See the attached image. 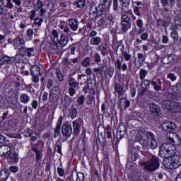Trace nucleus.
I'll return each mask as SVG.
<instances>
[{
  "label": "nucleus",
  "mask_w": 181,
  "mask_h": 181,
  "mask_svg": "<svg viewBox=\"0 0 181 181\" xmlns=\"http://www.w3.org/2000/svg\"><path fill=\"white\" fill-rule=\"evenodd\" d=\"M6 158H8L13 164L18 163V162H19V155L15 151L11 152V150L10 153L7 155Z\"/></svg>",
  "instance_id": "nucleus-18"
},
{
  "label": "nucleus",
  "mask_w": 181,
  "mask_h": 181,
  "mask_svg": "<svg viewBox=\"0 0 181 181\" xmlns=\"http://www.w3.org/2000/svg\"><path fill=\"white\" fill-rule=\"evenodd\" d=\"M173 111L175 112H180L181 114V105L180 103L174 102Z\"/></svg>",
  "instance_id": "nucleus-47"
},
{
  "label": "nucleus",
  "mask_w": 181,
  "mask_h": 181,
  "mask_svg": "<svg viewBox=\"0 0 181 181\" xmlns=\"http://www.w3.org/2000/svg\"><path fill=\"white\" fill-rule=\"evenodd\" d=\"M26 41L23 39V35L20 34L18 35L14 40H13V46L14 47H21V46H25Z\"/></svg>",
  "instance_id": "nucleus-17"
},
{
  "label": "nucleus",
  "mask_w": 181,
  "mask_h": 181,
  "mask_svg": "<svg viewBox=\"0 0 181 181\" xmlns=\"http://www.w3.org/2000/svg\"><path fill=\"white\" fill-rule=\"evenodd\" d=\"M145 136L148 141H153V139H156L155 134L151 132H146Z\"/></svg>",
  "instance_id": "nucleus-43"
},
{
  "label": "nucleus",
  "mask_w": 181,
  "mask_h": 181,
  "mask_svg": "<svg viewBox=\"0 0 181 181\" xmlns=\"http://www.w3.org/2000/svg\"><path fill=\"white\" fill-rule=\"evenodd\" d=\"M32 175H33L32 170L28 169L27 170H25V176L26 179H30V177H32Z\"/></svg>",
  "instance_id": "nucleus-59"
},
{
  "label": "nucleus",
  "mask_w": 181,
  "mask_h": 181,
  "mask_svg": "<svg viewBox=\"0 0 181 181\" xmlns=\"http://www.w3.org/2000/svg\"><path fill=\"white\" fill-rule=\"evenodd\" d=\"M18 125V120L16 119H11L8 122V126L11 127V128H15Z\"/></svg>",
  "instance_id": "nucleus-55"
},
{
  "label": "nucleus",
  "mask_w": 181,
  "mask_h": 181,
  "mask_svg": "<svg viewBox=\"0 0 181 181\" xmlns=\"http://www.w3.org/2000/svg\"><path fill=\"white\" fill-rule=\"evenodd\" d=\"M162 129L168 132H173L176 129V124L172 121L164 122L162 124Z\"/></svg>",
  "instance_id": "nucleus-12"
},
{
  "label": "nucleus",
  "mask_w": 181,
  "mask_h": 181,
  "mask_svg": "<svg viewBox=\"0 0 181 181\" xmlns=\"http://www.w3.org/2000/svg\"><path fill=\"white\" fill-rule=\"evenodd\" d=\"M69 86L70 87L68 90L69 94L73 97L76 94V89L78 87V82L72 76H69Z\"/></svg>",
  "instance_id": "nucleus-8"
},
{
  "label": "nucleus",
  "mask_w": 181,
  "mask_h": 181,
  "mask_svg": "<svg viewBox=\"0 0 181 181\" xmlns=\"http://www.w3.org/2000/svg\"><path fill=\"white\" fill-rule=\"evenodd\" d=\"M123 57H124V60L126 62H129V60H131V57H132V56H131V54L129 52H123Z\"/></svg>",
  "instance_id": "nucleus-54"
},
{
  "label": "nucleus",
  "mask_w": 181,
  "mask_h": 181,
  "mask_svg": "<svg viewBox=\"0 0 181 181\" xmlns=\"http://www.w3.org/2000/svg\"><path fill=\"white\" fill-rule=\"evenodd\" d=\"M165 96L168 100H164L162 101V107L164 108V110H167L168 111H173V109L175 108L173 107L175 101L170 100H173V94L170 93V92H166Z\"/></svg>",
  "instance_id": "nucleus-3"
},
{
  "label": "nucleus",
  "mask_w": 181,
  "mask_h": 181,
  "mask_svg": "<svg viewBox=\"0 0 181 181\" xmlns=\"http://www.w3.org/2000/svg\"><path fill=\"white\" fill-rule=\"evenodd\" d=\"M45 143L42 140H38L35 144H31V149H39V148H43Z\"/></svg>",
  "instance_id": "nucleus-33"
},
{
  "label": "nucleus",
  "mask_w": 181,
  "mask_h": 181,
  "mask_svg": "<svg viewBox=\"0 0 181 181\" xmlns=\"http://www.w3.org/2000/svg\"><path fill=\"white\" fill-rule=\"evenodd\" d=\"M60 94H62V89L59 86H53L49 91V100L51 103H57L60 98Z\"/></svg>",
  "instance_id": "nucleus-5"
},
{
  "label": "nucleus",
  "mask_w": 181,
  "mask_h": 181,
  "mask_svg": "<svg viewBox=\"0 0 181 181\" xmlns=\"http://www.w3.org/2000/svg\"><path fill=\"white\" fill-rule=\"evenodd\" d=\"M85 84H87L92 90H94V87H95V76H94V80L91 78H88L85 81Z\"/></svg>",
  "instance_id": "nucleus-35"
},
{
  "label": "nucleus",
  "mask_w": 181,
  "mask_h": 181,
  "mask_svg": "<svg viewBox=\"0 0 181 181\" xmlns=\"http://www.w3.org/2000/svg\"><path fill=\"white\" fill-rule=\"evenodd\" d=\"M20 100L21 103H23L24 104H28V103L30 101V98H29L27 94L23 93L21 95Z\"/></svg>",
  "instance_id": "nucleus-42"
},
{
  "label": "nucleus",
  "mask_w": 181,
  "mask_h": 181,
  "mask_svg": "<svg viewBox=\"0 0 181 181\" xmlns=\"http://www.w3.org/2000/svg\"><path fill=\"white\" fill-rule=\"evenodd\" d=\"M77 179L79 180V181H84L86 179V176L83 173H77Z\"/></svg>",
  "instance_id": "nucleus-61"
},
{
  "label": "nucleus",
  "mask_w": 181,
  "mask_h": 181,
  "mask_svg": "<svg viewBox=\"0 0 181 181\" xmlns=\"http://www.w3.org/2000/svg\"><path fill=\"white\" fill-rule=\"evenodd\" d=\"M173 57H175L173 54L167 55L163 58L162 63H163V64H169L174 61Z\"/></svg>",
  "instance_id": "nucleus-27"
},
{
  "label": "nucleus",
  "mask_w": 181,
  "mask_h": 181,
  "mask_svg": "<svg viewBox=\"0 0 181 181\" xmlns=\"http://www.w3.org/2000/svg\"><path fill=\"white\" fill-rule=\"evenodd\" d=\"M59 43L61 44L62 47H64L65 46H67V43H69V37L62 35L60 37V40L59 41Z\"/></svg>",
  "instance_id": "nucleus-31"
},
{
  "label": "nucleus",
  "mask_w": 181,
  "mask_h": 181,
  "mask_svg": "<svg viewBox=\"0 0 181 181\" xmlns=\"http://www.w3.org/2000/svg\"><path fill=\"white\" fill-rule=\"evenodd\" d=\"M151 84H152V80L144 79L141 82V87H143V86H144V87H149V86H151Z\"/></svg>",
  "instance_id": "nucleus-53"
},
{
  "label": "nucleus",
  "mask_w": 181,
  "mask_h": 181,
  "mask_svg": "<svg viewBox=\"0 0 181 181\" xmlns=\"http://www.w3.org/2000/svg\"><path fill=\"white\" fill-rule=\"evenodd\" d=\"M10 151H12L11 146L6 145L0 146V156H5L6 158L9 155Z\"/></svg>",
  "instance_id": "nucleus-21"
},
{
  "label": "nucleus",
  "mask_w": 181,
  "mask_h": 181,
  "mask_svg": "<svg viewBox=\"0 0 181 181\" xmlns=\"http://www.w3.org/2000/svg\"><path fill=\"white\" fill-rule=\"evenodd\" d=\"M163 84V81L162 80V78H156V76H154L151 79V86L154 91H162Z\"/></svg>",
  "instance_id": "nucleus-9"
},
{
  "label": "nucleus",
  "mask_w": 181,
  "mask_h": 181,
  "mask_svg": "<svg viewBox=\"0 0 181 181\" xmlns=\"http://www.w3.org/2000/svg\"><path fill=\"white\" fill-rule=\"evenodd\" d=\"M62 128V126H58L57 125L55 129H54V137L57 138L60 135V129Z\"/></svg>",
  "instance_id": "nucleus-56"
},
{
  "label": "nucleus",
  "mask_w": 181,
  "mask_h": 181,
  "mask_svg": "<svg viewBox=\"0 0 181 181\" xmlns=\"http://www.w3.org/2000/svg\"><path fill=\"white\" fill-rule=\"evenodd\" d=\"M168 78H170V80H171V81H176V78H177V77L176 76V75L173 73H170L167 75Z\"/></svg>",
  "instance_id": "nucleus-60"
},
{
  "label": "nucleus",
  "mask_w": 181,
  "mask_h": 181,
  "mask_svg": "<svg viewBox=\"0 0 181 181\" xmlns=\"http://www.w3.org/2000/svg\"><path fill=\"white\" fill-rule=\"evenodd\" d=\"M24 135L26 138H30V136H32V135H33V130L27 128L25 131H24Z\"/></svg>",
  "instance_id": "nucleus-52"
},
{
  "label": "nucleus",
  "mask_w": 181,
  "mask_h": 181,
  "mask_svg": "<svg viewBox=\"0 0 181 181\" xmlns=\"http://www.w3.org/2000/svg\"><path fill=\"white\" fill-rule=\"evenodd\" d=\"M172 90L177 97H181V83H177L175 86H173Z\"/></svg>",
  "instance_id": "nucleus-25"
},
{
  "label": "nucleus",
  "mask_w": 181,
  "mask_h": 181,
  "mask_svg": "<svg viewBox=\"0 0 181 181\" xmlns=\"http://www.w3.org/2000/svg\"><path fill=\"white\" fill-rule=\"evenodd\" d=\"M115 93H117L119 95H122L124 93V87L119 83H116L115 85Z\"/></svg>",
  "instance_id": "nucleus-32"
},
{
  "label": "nucleus",
  "mask_w": 181,
  "mask_h": 181,
  "mask_svg": "<svg viewBox=\"0 0 181 181\" xmlns=\"http://www.w3.org/2000/svg\"><path fill=\"white\" fill-rule=\"evenodd\" d=\"M99 16H103V13L110 14L111 9V1L108 0H103L101 4H98Z\"/></svg>",
  "instance_id": "nucleus-7"
},
{
  "label": "nucleus",
  "mask_w": 181,
  "mask_h": 181,
  "mask_svg": "<svg viewBox=\"0 0 181 181\" xmlns=\"http://www.w3.org/2000/svg\"><path fill=\"white\" fill-rule=\"evenodd\" d=\"M148 145L151 149H156V148H158V141H156V139L150 140V144L148 143Z\"/></svg>",
  "instance_id": "nucleus-49"
},
{
  "label": "nucleus",
  "mask_w": 181,
  "mask_h": 181,
  "mask_svg": "<svg viewBox=\"0 0 181 181\" xmlns=\"http://www.w3.org/2000/svg\"><path fill=\"white\" fill-rule=\"evenodd\" d=\"M129 158H131L132 162H136V160H139L140 156L138 153L134 152L129 154Z\"/></svg>",
  "instance_id": "nucleus-40"
},
{
  "label": "nucleus",
  "mask_w": 181,
  "mask_h": 181,
  "mask_svg": "<svg viewBox=\"0 0 181 181\" xmlns=\"http://www.w3.org/2000/svg\"><path fill=\"white\" fill-rule=\"evenodd\" d=\"M9 177V171L8 170H1L0 171V181L8 180Z\"/></svg>",
  "instance_id": "nucleus-26"
},
{
  "label": "nucleus",
  "mask_w": 181,
  "mask_h": 181,
  "mask_svg": "<svg viewBox=\"0 0 181 181\" xmlns=\"http://www.w3.org/2000/svg\"><path fill=\"white\" fill-rule=\"evenodd\" d=\"M78 8H84L86 6V0H78L75 2Z\"/></svg>",
  "instance_id": "nucleus-51"
},
{
  "label": "nucleus",
  "mask_w": 181,
  "mask_h": 181,
  "mask_svg": "<svg viewBox=\"0 0 181 181\" xmlns=\"http://www.w3.org/2000/svg\"><path fill=\"white\" fill-rule=\"evenodd\" d=\"M73 103V99L71 98L66 97L64 98V108H69L70 106V104Z\"/></svg>",
  "instance_id": "nucleus-46"
},
{
  "label": "nucleus",
  "mask_w": 181,
  "mask_h": 181,
  "mask_svg": "<svg viewBox=\"0 0 181 181\" xmlns=\"http://www.w3.org/2000/svg\"><path fill=\"white\" fill-rule=\"evenodd\" d=\"M175 23L177 26H181V18L179 16H175Z\"/></svg>",
  "instance_id": "nucleus-63"
},
{
  "label": "nucleus",
  "mask_w": 181,
  "mask_h": 181,
  "mask_svg": "<svg viewBox=\"0 0 181 181\" xmlns=\"http://www.w3.org/2000/svg\"><path fill=\"white\" fill-rule=\"evenodd\" d=\"M90 43L93 46H99V45L101 43V37H94L93 38H90Z\"/></svg>",
  "instance_id": "nucleus-34"
},
{
  "label": "nucleus",
  "mask_w": 181,
  "mask_h": 181,
  "mask_svg": "<svg viewBox=\"0 0 181 181\" xmlns=\"http://www.w3.org/2000/svg\"><path fill=\"white\" fill-rule=\"evenodd\" d=\"M85 102H86V97L83 95H81L76 100L77 105H78V107H81L84 105Z\"/></svg>",
  "instance_id": "nucleus-41"
},
{
  "label": "nucleus",
  "mask_w": 181,
  "mask_h": 181,
  "mask_svg": "<svg viewBox=\"0 0 181 181\" xmlns=\"http://www.w3.org/2000/svg\"><path fill=\"white\" fill-rule=\"evenodd\" d=\"M126 134L127 127H125L124 124L120 123L119 124V128L117 129V132L116 135L117 139H122Z\"/></svg>",
  "instance_id": "nucleus-16"
},
{
  "label": "nucleus",
  "mask_w": 181,
  "mask_h": 181,
  "mask_svg": "<svg viewBox=\"0 0 181 181\" xmlns=\"http://www.w3.org/2000/svg\"><path fill=\"white\" fill-rule=\"evenodd\" d=\"M62 134L64 138H70L73 134L71 124H63L62 127Z\"/></svg>",
  "instance_id": "nucleus-13"
},
{
  "label": "nucleus",
  "mask_w": 181,
  "mask_h": 181,
  "mask_svg": "<svg viewBox=\"0 0 181 181\" xmlns=\"http://www.w3.org/2000/svg\"><path fill=\"white\" fill-rule=\"evenodd\" d=\"M122 63H121V60L119 59H117L115 66L116 67V69H117L119 71L121 70L122 69Z\"/></svg>",
  "instance_id": "nucleus-62"
},
{
  "label": "nucleus",
  "mask_w": 181,
  "mask_h": 181,
  "mask_svg": "<svg viewBox=\"0 0 181 181\" xmlns=\"http://www.w3.org/2000/svg\"><path fill=\"white\" fill-rule=\"evenodd\" d=\"M20 54L27 56V57H32L35 54V48H28L25 46H21L18 49Z\"/></svg>",
  "instance_id": "nucleus-10"
},
{
  "label": "nucleus",
  "mask_w": 181,
  "mask_h": 181,
  "mask_svg": "<svg viewBox=\"0 0 181 181\" xmlns=\"http://www.w3.org/2000/svg\"><path fill=\"white\" fill-rule=\"evenodd\" d=\"M122 2V11L127 12L129 9V5H131V0H123Z\"/></svg>",
  "instance_id": "nucleus-30"
},
{
  "label": "nucleus",
  "mask_w": 181,
  "mask_h": 181,
  "mask_svg": "<svg viewBox=\"0 0 181 181\" xmlns=\"http://www.w3.org/2000/svg\"><path fill=\"white\" fill-rule=\"evenodd\" d=\"M98 49L100 52H101V54L103 56H107L110 52H111V49L108 47V45L107 44H101L98 46Z\"/></svg>",
  "instance_id": "nucleus-23"
},
{
  "label": "nucleus",
  "mask_w": 181,
  "mask_h": 181,
  "mask_svg": "<svg viewBox=\"0 0 181 181\" xmlns=\"http://www.w3.org/2000/svg\"><path fill=\"white\" fill-rule=\"evenodd\" d=\"M32 76H42L40 68L37 65L33 66L30 69Z\"/></svg>",
  "instance_id": "nucleus-29"
},
{
  "label": "nucleus",
  "mask_w": 181,
  "mask_h": 181,
  "mask_svg": "<svg viewBox=\"0 0 181 181\" xmlns=\"http://www.w3.org/2000/svg\"><path fill=\"white\" fill-rule=\"evenodd\" d=\"M69 115L71 118V119H74L76 117H77V109L74 107V105H71V107L69 109Z\"/></svg>",
  "instance_id": "nucleus-36"
},
{
  "label": "nucleus",
  "mask_w": 181,
  "mask_h": 181,
  "mask_svg": "<svg viewBox=\"0 0 181 181\" xmlns=\"http://www.w3.org/2000/svg\"><path fill=\"white\" fill-rule=\"evenodd\" d=\"M33 151L35 153L36 160H40V159H42V151L39 149H37V148H33Z\"/></svg>",
  "instance_id": "nucleus-50"
},
{
  "label": "nucleus",
  "mask_w": 181,
  "mask_h": 181,
  "mask_svg": "<svg viewBox=\"0 0 181 181\" xmlns=\"http://www.w3.org/2000/svg\"><path fill=\"white\" fill-rule=\"evenodd\" d=\"M43 8V2L41 0H37V2L34 4V9L35 11H40Z\"/></svg>",
  "instance_id": "nucleus-45"
},
{
  "label": "nucleus",
  "mask_w": 181,
  "mask_h": 181,
  "mask_svg": "<svg viewBox=\"0 0 181 181\" xmlns=\"http://www.w3.org/2000/svg\"><path fill=\"white\" fill-rule=\"evenodd\" d=\"M176 147L173 146L170 142L164 143L161 145L159 150V155L161 158H170L175 155Z\"/></svg>",
  "instance_id": "nucleus-1"
},
{
  "label": "nucleus",
  "mask_w": 181,
  "mask_h": 181,
  "mask_svg": "<svg viewBox=\"0 0 181 181\" xmlns=\"http://www.w3.org/2000/svg\"><path fill=\"white\" fill-rule=\"evenodd\" d=\"M170 25V16L164 15L163 19L160 18L157 21V26H163V28H168Z\"/></svg>",
  "instance_id": "nucleus-15"
},
{
  "label": "nucleus",
  "mask_w": 181,
  "mask_h": 181,
  "mask_svg": "<svg viewBox=\"0 0 181 181\" xmlns=\"http://www.w3.org/2000/svg\"><path fill=\"white\" fill-rule=\"evenodd\" d=\"M138 57V62H134V66L136 69H141L142 67V65L144 64V62H145V55L142 53H139L137 54Z\"/></svg>",
  "instance_id": "nucleus-20"
},
{
  "label": "nucleus",
  "mask_w": 181,
  "mask_h": 181,
  "mask_svg": "<svg viewBox=\"0 0 181 181\" xmlns=\"http://www.w3.org/2000/svg\"><path fill=\"white\" fill-rule=\"evenodd\" d=\"M170 158V168L172 169H177L179 166H181V156L174 154Z\"/></svg>",
  "instance_id": "nucleus-11"
},
{
  "label": "nucleus",
  "mask_w": 181,
  "mask_h": 181,
  "mask_svg": "<svg viewBox=\"0 0 181 181\" xmlns=\"http://www.w3.org/2000/svg\"><path fill=\"white\" fill-rule=\"evenodd\" d=\"M132 26L131 18L127 15H123L121 18V30L124 33H127Z\"/></svg>",
  "instance_id": "nucleus-6"
},
{
  "label": "nucleus",
  "mask_w": 181,
  "mask_h": 181,
  "mask_svg": "<svg viewBox=\"0 0 181 181\" xmlns=\"http://www.w3.org/2000/svg\"><path fill=\"white\" fill-rule=\"evenodd\" d=\"M156 181H165V180H163V174H162V173L157 174V175H156Z\"/></svg>",
  "instance_id": "nucleus-64"
},
{
  "label": "nucleus",
  "mask_w": 181,
  "mask_h": 181,
  "mask_svg": "<svg viewBox=\"0 0 181 181\" xmlns=\"http://www.w3.org/2000/svg\"><path fill=\"white\" fill-rule=\"evenodd\" d=\"M42 23H43V18L37 17L35 18L34 24L37 25L39 26H42Z\"/></svg>",
  "instance_id": "nucleus-58"
},
{
  "label": "nucleus",
  "mask_w": 181,
  "mask_h": 181,
  "mask_svg": "<svg viewBox=\"0 0 181 181\" xmlns=\"http://www.w3.org/2000/svg\"><path fill=\"white\" fill-rule=\"evenodd\" d=\"M15 62H17L18 63H27L28 59H26V57H25V55L21 54V53L18 52V54H16L14 57Z\"/></svg>",
  "instance_id": "nucleus-24"
},
{
  "label": "nucleus",
  "mask_w": 181,
  "mask_h": 181,
  "mask_svg": "<svg viewBox=\"0 0 181 181\" xmlns=\"http://www.w3.org/2000/svg\"><path fill=\"white\" fill-rule=\"evenodd\" d=\"M146 76H148V71L141 69L139 72L140 80H145V77H146Z\"/></svg>",
  "instance_id": "nucleus-48"
},
{
  "label": "nucleus",
  "mask_w": 181,
  "mask_h": 181,
  "mask_svg": "<svg viewBox=\"0 0 181 181\" xmlns=\"http://www.w3.org/2000/svg\"><path fill=\"white\" fill-rule=\"evenodd\" d=\"M80 128H81V120L76 119L73 122L74 135H78L80 134Z\"/></svg>",
  "instance_id": "nucleus-19"
},
{
  "label": "nucleus",
  "mask_w": 181,
  "mask_h": 181,
  "mask_svg": "<svg viewBox=\"0 0 181 181\" xmlns=\"http://www.w3.org/2000/svg\"><path fill=\"white\" fill-rule=\"evenodd\" d=\"M166 142H169L173 146H179L181 145V138L175 132H170L166 134Z\"/></svg>",
  "instance_id": "nucleus-4"
},
{
  "label": "nucleus",
  "mask_w": 181,
  "mask_h": 181,
  "mask_svg": "<svg viewBox=\"0 0 181 181\" xmlns=\"http://www.w3.org/2000/svg\"><path fill=\"white\" fill-rule=\"evenodd\" d=\"M69 25L73 30V32H76L77 29H78V19H74V18H70L68 20Z\"/></svg>",
  "instance_id": "nucleus-22"
},
{
  "label": "nucleus",
  "mask_w": 181,
  "mask_h": 181,
  "mask_svg": "<svg viewBox=\"0 0 181 181\" xmlns=\"http://www.w3.org/2000/svg\"><path fill=\"white\" fill-rule=\"evenodd\" d=\"M90 12H92L94 15L97 13L100 16V8H98V6H97L95 2L90 4Z\"/></svg>",
  "instance_id": "nucleus-28"
},
{
  "label": "nucleus",
  "mask_w": 181,
  "mask_h": 181,
  "mask_svg": "<svg viewBox=\"0 0 181 181\" xmlns=\"http://www.w3.org/2000/svg\"><path fill=\"white\" fill-rule=\"evenodd\" d=\"M55 74L59 81H64V77L63 76V74L62 73V70H60V68H56Z\"/></svg>",
  "instance_id": "nucleus-38"
},
{
  "label": "nucleus",
  "mask_w": 181,
  "mask_h": 181,
  "mask_svg": "<svg viewBox=\"0 0 181 181\" xmlns=\"http://www.w3.org/2000/svg\"><path fill=\"white\" fill-rule=\"evenodd\" d=\"M62 148H63V144L59 141H57L55 151H57V152L58 153H59V155L63 156V152L62 151Z\"/></svg>",
  "instance_id": "nucleus-44"
},
{
  "label": "nucleus",
  "mask_w": 181,
  "mask_h": 181,
  "mask_svg": "<svg viewBox=\"0 0 181 181\" xmlns=\"http://www.w3.org/2000/svg\"><path fill=\"white\" fill-rule=\"evenodd\" d=\"M57 172L59 176H60V177H63V176H64V175L66 173V172L64 171V169H63L60 167L57 168Z\"/></svg>",
  "instance_id": "nucleus-57"
},
{
  "label": "nucleus",
  "mask_w": 181,
  "mask_h": 181,
  "mask_svg": "<svg viewBox=\"0 0 181 181\" xmlns=\"http://www.w3.org/2000/svg\"><path fill=\"white\" fill-rule=\"evenodd\" d=\"M149 112L151 115H153L154 117H159V115L162 114V112L160 111V107L155 103L149 105Z\"/></svg>",
  "instance_id": "nucleus-14"
},
{
  "label": "nucleus",
  "mask_w": 181,
  "mask_h": 181,
  "mask_svg": "<svg viewBox=\"0 0 181 181\" xmlns=\"http://www.w3.org/2000/svg\"><path fill=\"white\" fill-rule=\"evenodd\" d=\"M161 80L163 81V88L164 90H169V88H170V87H172L170 81L166 80V78H165V77H163L161 78Z\"/></svg>",
  "instance_id": "nucleus-37"
},
{
  "label": "nucleus",
  "mask_w": 181,
  "mask_h": 181,
  "mask_svg": "<svg viewBox=\"0 0 181 181\" xmlns=\"http://www.w3.org/2000/svg\"><path fill=\"white\" fill-rule=\"evenodd\" d=\"M141 165L144 166V169L148 172H155V170L159 169V158L156 156H152L148 161L142 163Z\"/></svg>",
  "instance_id": "nucleus-2"
},
{
  "label": "nucleus",
  "mask_w": 181,
  "mask_h": 181,
  "mask_svg": "<svg viewBox=\"0 0 181 181\" xmlns=\"http://www.w3.org/2000/svg\"><path fill=\"white\" fill-rule=\"evenodd\" d=\"M91 64V58L90 57H86L81 62L83 67H90Z\"/></svg>",
  "instance_id": "nucleus-39"
}]
</instances>
